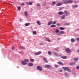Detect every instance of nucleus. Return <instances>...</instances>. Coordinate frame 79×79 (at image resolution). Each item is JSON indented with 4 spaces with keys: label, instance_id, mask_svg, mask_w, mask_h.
Returning a JSON list of instances; mask_svg holds the SVG:
<instances>
[{
    "label": "nucleus",
    "instance_id": "obj_4",
    "mask_svg": "<svg viewBox=\"0 0 79 79\" xmlns=\"http://www.w3.org/2000/svg\"><path fill=\"white\" fill-rule=\"evenodd\" d=\"M54 55L56 56H61V55H58L56 52H53Z\"/></svg>",
    "mask_w": 79,
    "mask_h": 79
},
{
    "label": "nucleus",
    "instance_id": "obj_39",
    "mask_svg": "<svg viewBox=\"0 0 79 79\" xmlns=\"http://www.w3.org/2000/svg\"><path fill=\"white\" fill-rule=\"evenodd\" d=\"M39 44L40 45H44V44H43L42 43H40Z\"/></svg>",
    "mask_w": 79,
    "mask_h": 79
},
{
    "label": "nucleus",
    "instance_id": "obj_27",
    "mask_svg": "<svg viewBox=\"0 0 79 79\" xmlns=\"http://www.w3.org/2000/svg\"><path fill=\"white\" fill-rule=\"evenodd\" d=\"M30 60L31 61V62H34V59H30Z\"/></svg>",
    "mask_w": 79,
    "mask_h": 79
},
{
    "label": "nucleus",
    "instance_id": "obj_48",
    "mask_svg": "<svg viewBox=\"0 0 79 79\" xmlns=\"http://www.w3.org/2000/svg\"><path fill=\"white\" fill-rule=\"evenodd\" d=\"M63 71V70H60V73H61V72H62Z\"/></svg>",
    "mask_w": 79,
    "mask_h": 79
},
{
    "label": "nucleus",
    "instance_id": "obj_13",
    "mask_svg": "<svg viewBox=\"0 0 79 79\" xmlns=\"http://www.w3.org/2000/svg\"><path fill=\"white\" fill-rule=\"evenodd\" d=\"M65 52L66 53H69V49L67 48L65 49Z\"/></svg>",
    "mask_w": 79,
    "mask_h": 79
},
{
    "label": "nucleus",
    "instance_id": "obj_54",
    "mask_svg": "<svg viewBox=\"0 0 79 79\" xmlns=\"http://www.w3.org/2000/svg\"><path fill=\"white\" fill-rule=\"evenodd\" d=\"M29 41H30V42H31V40H29Z\"/></svg>",
    "mask_w": 79,
    "mask_h": 79
},
{
    "label": "nucleus",
    "instance_id": "obj_24",
    "mask_svg": "<svg viewBox=\"0 0 79 79\" xmlns=\"http://www.w3.org/2000/svg\"><path fill=\"white\" fill-rule=\"evenodd\" d=\"M65 18V15H63L61 17V19H64Z\"/></svg>",
    "mask_w": 79,
    "mask_h": 79
},
{
    "label": "nucleus",
    "instance_id": "obj_6",
    "mask_svg": "<svg viewBox=\"0 0 79 79\" xmlns=\"http://www.w3.org/2000/svg\"><path fill=\"white\" fill-rule=\"evenodd\" d=\"M44 66L46 67V68H48L49 69L51 68V66L50 65L48 64H46L44 65Z\"/></svg>",
    "mask_w": 79,
    "mask_h": 79
},
{
    "label": "nucleus",
    "instance_id": "obj_10",
    "mask_svg": "<svg viewBox=\"0 0 79 79\" xmlns=\"http://www.w3.org/2000/svg\"><path fill=\"white\" fill-rule=\"evenodd\" d=\"M64 34V31H60L59 33H58V34L61 35V34Z\"/></svg>",
    "mask_w": 79,
    "mask_h": 79
},
{
    "label": "nucleus",
    "instance_id": "obj_14",
    "mask_svg": "<svg viewBox=\"0 0 79 79\" xmlns=\"http://www.w3.org/2000/svg\"><path fill=\"white\" fill-rule=\"evenodd\" d=\"M58 63L59 64H60V65H61L62 66H63V65H64L63 63H62V62L61 61L58 62Z\"/></svg>",
    "mask_w": 79,
    "mask_h": 79
},
{
    "label": "nucleus",
    "instance_id": "obj_44",
    "mask_svg": "<svg viewBox=\"0 0 79 79\" xmlns=\"http://www.w3.org/2000/svg\"><path fill=\"white\" fill-rule=\"evenodd\" d=\"M12 50H15V48H14L13 47H12Z\"/></svg>",
    "mask_w": 79,
    "mask_h": 79
},
{
    "label": "nucleus",
    "instance_id": "obj_12",
    "mask_svg": "<svg viewBox=\"0 0 79 79\" xmlns=\"http://www.w3.org/2000/svg\"><path fill=\"white\" fill-rule=\"evenodd\" d=\"M63 14V12L60 11L58 13V15H61Z\"/></svg>",
    "mask_w": 79,
    "mask_h": 79
},
{
    "label": "nucleus",
    "instance_id": "obj_33",
    "mask_svg": "<svg viewBox=\"0 0 79 79\" xmlns=\"http://www.w3.org/2000/svg\"><path fill=\"white\" fill-rule=\"evenodd\" d=\"M33 34H34L35 35H36V32L35 31H34L33 32Z\"/></svg>",
    "mask_w": 79,
    "mask_h": 79
},
{
    "label": "nucleus",
    "instance_id": "obj_11",
    "mask_svg": "<svg viewBox=\"0 0 79 79\" xmlns=\"http://www.w3.org/2000/svg\"><path fill=\"white\" fill-rule=\"evenodd\" d=\"M43 60L45 61V63H48V61H47V59H46V58H45V57H44L43 58Z\"/></svg>",
    "mask_w": 79,
    "mask_h": 79
},
{
    "label": "nucleus",
    "instance_id": "obj_50",
    "mask_svg": "<svg viewBox=\"0 0 79 79\" xmlns=\"http://www.w3.org/2000/svg\"><path fill=\"white\" fill-rule=\"evenodd\" d=\"M57 39H58V40H60V38H58Z\"/></svg>",
    "mask_w": 79,
    "mask_h": 79
},
{
    "label": "nucleus",
    "instance_id": "obj_53",
    "mask_svg": "<svg viewBox=\"0 0 79 79\" xmlns=\"http://www.w3.org/2000/svg\"><path fill=\"white\" fill-rule=\"evenodd\" d=\"M18 40H17V41H18Z\"/></svg>",
    "mask_w": 79,
    "mask_h": 79
},
{
    "label": "nucleus",
    "instance_id": "obj_45",
    "mask_svg": "<svg viewBox=\"0 0 79 79\" xmlns=\"http://www.w3.org/2000/svg\"><path fill=\"white\" fill-rule=\"evenodd\" d=\"M77 41H79V38H77Z\"/></svg>",
    "mask_w": 79,
    "mask_h": 79
},
{
    "label": "nucleus",
    "instance_id": "obj_3",
    "mask_svg": "<svg viewBox=\"0 0 79 79\" xmlns=\"http://www.w3.org/2000/svg\"><path fill=\"white\" fill-rule=\"evenodd\" d=\"M62 3H64V4H66V3H69V0H64L62 2Z\"/></svg>",
    "mask_w": 79,
    "mask_h": 79
},
{
    "label": "nucleus",
    "instance_id": "obj_9",
    "mask_svg": "<svg viewBox=\"0 0 79 79\" xmlns=\"http://www.w3.org/2000/svg\"><path fill=\"white\" fill-rule=\"evenodd\" d=\"M53 23V21H51L50 22H49L48 23V26H50V25H51V24H52V23Z\"/></svg>",
    "mask_w": 79,
    "mask_h": 79
},
{
    "label": "nucleus",
    "instance_id": "obj_35",
    "mask_svg": "<svg viewBox=\"0 0 79 79\" xmlns=\"http://www.w3.org/2000/svg\"><path fill=\"white\" fill-rule=\"evenodd\" d=\"M74 60L75 61H77V60H78V59L77 58H74Z\"/></svg>",
    "mask_w": 79,
    "mask_h": 79
},
{
    "label": "nucleus",
    "instance_id": "obj_36",
    "mask_svg": "<svg viewBox=\"0 0 79 79\" xmlns=\"http://www.w3.org/2000/svg\"><path fill=\"white\" fill-rule=\"evenodd\" d=\"M56 26H60V23H56Z\"/></svg>",
    "mask_w": 79,
    "mask_h": 79
},
{
    "label": "nucleus",
    "instance_id": "obj_34",
    "mask_svg": "<svg viewBox=\"0 0 79 79\" xmlns=\"http://www.w3.org/2000/svg\"><path fill=\"white\" fill-rule=\"evenodd\" d=\"M47 41H48V42H50V39L47 38L46 39Z\"/></svg>",
    "mask_w": 79,
    "mask_h": 79
},
{
    "label": "nucleus",
    "instance_id": "obj_16",
    "mask_svg": "<svg viewBox=\"0 0 79 79\" xmlns=\"http://www.w3.org/2000/svg\"><path fill=\"white\" fill-rule=\"evenodd\" d=\"M55 32L56 33H60V30L58 29H57L56 30Z\"/></svg>",
    "mask_w": 79,
    "mask_h": 79
},
{
    "label": "nucleus",
    "instance_id": "obj_20",
    "mask_svg": "<svg viewBox=\"0 0 79 79\" xmlns=\"http://www.w3.org/2000/svg\"><path fill=\"white\" fill-rule=\"evenodd\" d=\"M30 25V23H26L25 24V26H29Z\"/></svg>",
    "mask_w": 79,
    "mask_h": 79
},
{
    "label": "nucleus",
    "instance_id": "obj_18",
    "mask_svg": "<svg viewBox=\"0 0 79 79\" xmlns=\"http://www.w3.org/2000/svg\"><path fill=\"white\" fill-rule=\"evenodd\" d=\"M72 7H73L74 8H77V7H78V6L77 5L73 6Z\"/></svg>",
    "mask_w": 79,
    "mask_h": 79
},
{
    "label": "nucleus",
    "instance_id": "obj_28",
    "mask_svg": "<svg viewBox=\"0 0 79 79\" xmlns=\"http://www.w3.org/2000/svg\"><path fill=\"white\" fill-rule=\"evenodd\" d=\"M60 30H64V28L63 27H60Z\"/></svg>",
    "mask_w": 79,
    "mask_h": 79
},
{
    "label": "nucleus",
    "instance_id": "obj_31",
    "mask_svg": "<svg viewBox=\"0 0 79 79\" xmlns=\"http://www.w3.org/2000/svg\"><path fill=\"white\" fill-rule=\"evenodd\" d=\"M56 23V21H54L52 23V24H55Z\"/></svg>",
    "mask_w": 79,
    "mask_h": 79
},
{
    "label": "nucleus",
    "instance_id": "obj_47",
    "mask_svg": "<svg viewBox=\"0 0 79 79\" xmlns=\"http://www.w3.org/2000/svg\"><path fill=\"white\" fill-rule=\"evenodd\" d=\"M22 5H23V6H24V3H22Z\"/></svg>",
    "mask_w": 79,
    "mask_h": 79
},
{
    "label": "nucleus",
    "instance_id": "obj_30",
    "mask_svg": "<svg viewBox=\"0 0 79 79\" xmlns=\"http://www.w3.org/2000/svg\"><path fill=\"white\" fill-rule=\"evenodd\" d=\"M50 27H56V26L55 25H51L50 26Z\"/></svg>",
    "mask_w": 79,
    "mask_h": 79
},
{
    "label": "nucleus",
    "instance_id": "obj_38",
    "mask_svg": "<svg viewBox=\"0 0 79 79\" xmlns=\"http://www.w3.org/2000/svg\"><path fill=\"white\" fill-rule=\"evenodd\" d=\"M56 3V2H53L52 3V5H55Z\"/></svg>",
    "mask_w": 79,
    "mask_h": 79
},
{
    "label": "nucleus",
    "instance_id": "obj_5",
    "mask_svg": "<svg viewBox=\"0 0 79 79\" xmlns=\"http://www.w3.org/2000/svg\"><path fill=\"white\" fill-rule=\"evenodd\" d=\"M42 53V52L40 51L39 52H37L35 53V55H40Z\"/></svg>",
    "mask_w": 79,
    "mask_h": 79
},
{
    "label": "nucleus",
    "instance_id": "obj_40",
    "mask_svg": "<svg viewBox=\"0 0 79 79\" xmlns=\"http://www.w3.org/2000/svg\"><path fill=\"white\" fill-rule=\"evenodd\" d=\"M64 13H65V15L67 14V12H66V10L64 11Z\"/></svg>",
    "mask_w": 79,
    "mask_h": 79
},
{
    "label": "nucleus",
    "instance_id": "obj_21",
    "mask_svg": "<svg viewBox=\"0 0 79 79\" xmlns=\"http://www.w3.org/2000/svg\"><path fill=\"white\" fill-rule=\"evenodd\" d=\"M61 58L63 59H66V58H67V57L66 56H63L61 57Z\"/></svg>",
    "mask_w": 79,
    "mask_h": 79
},
{
    "label": "nucleus",
    "instance_id": "obj_1",
    "mask_svg": "<svg viewBox=\"0 0 79 79\" xmlns=\"http://www.w3.org/2000/svg\"><path fill=\"white\" fill-rule=\"evenodd\" d=\"M62 68L63 69H64V70L65 71H69V68H68L67 67H62Z\"/></svg>",
    "mask_w": 79,
    "mask_h": 79
},
{
    "label": "nucleus",
    "instance_id": "obj_46",
    "mask_svg": "<svg viewBox=\"0 0 79 79\" xmlns=\"http://www.w3.org/2000/svg\"><path fill=\"white\" fill-rule=\"evenodd\" d=\"M37 6H40V4L39 3L37 4Z\"/></svg>",
    "mask_w": 79,
    "mask_h": 79
},
{
    "label": "nucleus",
    "instance_id": "obj_17",
    "mask_svg": "<svg viewBox=\"0 0 79 79\" xmlns=\"http://www.w3.org/2000/svg\"><path fill=\"white\" fill-rule=\"evenodd\" d=\"M24 61H25V62H26V63H27V62H29V59H24Z\"/></svg>",
    "mask_w": 79,
    "mask_h": 79
},
{
    "label": "nucleus",
    "instance_id": "obj_19",
    "mask_svg": "<svg viewBox=\"0 0 79 79\" xmlns=\"http://www.w3.org/2000/svg\"><path fill=\"white\" fill-rule=\"evenodd\" d=\"M36 23H37V24H38L39 26H40V25H41V23H40V22L39 21H37L36 22Z\"/></svg>",
    "mask_w": 79,
    "mask_h": 79
},
{
    "label": "nucleus",
    "instance_id": "obj_8",
    "mask_svg": "<svg viewBox=\"0 0 79 79\" xmlns=\"http://www.w3.org/2000/svg\"><path fill=\"white\" fill-rule=\"evenodd\" d=\"M26 3L27 4V5H32V2H26Z\"/></svg>",
    "mask_w": 79,
    "mask_h": 79
},
{
    "label": "nucleus",
    "instance_id": "obj_29",
    "mask_svg": "<svg viewBox=\"0 0 79 79\" xmlns=\"http://www.w3.org/2000/svg\"><path fill=\"white\" fill-rule=\"evenodd\" d=\"M24 14L26 16H27V11H25L24 12Z\"/></svg>",
    "mask_w": 79,
    "mask_h": 79
},
{
    "label": "nucleus",
    "instance_id": "obj_7",
    "mask_svg": "<svg viewBox=\"0 0 79 79\" xmlns=\"http://www.w3.org/2000/svg\"><path fill=\"white\" fill-rule=\"evenodd\" d=\"M21 63H22V64H23V65H26L27 64V62H25V61H22Z\"/></svg>",
    "mask_w": 79,
    "mask_h": 79
},
{
    "label": "nucleus",
    "instance_id": "obj_2",
    "mask_svg": "<svg viewBox=\"0 0 79 79\" xmlns=\"http://www.w3.org/2000/svg\"><path fill=\"white\" fill-rule=\"evenodd\" d=\"M36 68L39 71H42V68L40 66H37Z\"/></svg>",
    "mask_w": 79,
    "mask_h": 79
},
{
    "label": "nucleus",
    "instance_id": "obj_26",
    "mask_svg": "<svg viewBox=\"0 0 79 79\" xmlns=\"http://www.w3.org/2000/svg\"><path fill=\"white\" fill-rule=\"evenodd\" d=\"M71 41L72 42H75V40L74 39H72L71 40Z\"/></svg>",
    "mask_w": 79,
    "mask_h": 79
},
{
    "label": "nucleus",
    "instance_id": "obj_51",
    "mask_svg": "<svg viewBox=\"0 0 79 79\" xmlns=\"http://www.w3.org/2000/svg\"><path fill=\"white\" fill-rule=\"evenodd\" d=\"M31 10H33V9H32V8L31 9Z\"/></svg>",
    "mask_w": 79,
    "mask_h": 79
},
{
    "label": "nucleus",
    "instance_id": "obj_32",
    "mask_svg": "<svg viewBox=\"0 0 79 79\" xmlns=\"http://www.w3.org/2000/svg\"><path fill=\"white\" fill-rule=\"evenodd\" d=\"M20 48L21 49H25V48L23 46H21Z\"/></svg>",
    "mask_w": 79,
    "mask_h": 79
},
{
    "label": "nucleus",
    "instance_id": "obj_37",
    "mask_svg": "<svg viewBox=\"0 0 79 79\" xmlns=\"http://www.w3.org/2000/svg\"><path fill=\"white\" fill-rule=\"evenodd\" d=\"M73 3V1L72 0H70L69 3Z\"/></svg>",
    "mask_w": 79,
    "mask_h": 79
},
{
    "label": "nucleus",
    "instance_id": "obj_52",
    "mask_svg": "<svg viewBox=\"0 0 79 79\" xmlns=\"http://www.w3.org/2000/svg\"><path fill=\"white\" fill-rule=\"evenodd\" d=\"M20 21H21V19H20Z\"/></svg>",
    "mask_w": 79,
    "mask_h": 79
},
{
    "label": "nucleus",
    "instance_id": "obj_49",
    "mask_svg": "<svg viewBox=\"0 0 79 79\" xmlns=\"http://www.w3.org/2000/svg\"><path fill=\"white\" fill-rule=\"evenodd\" d=\"M77 52H79V49H78V50H77Z\"/></svg>",
    "mask_w": 79,
    "mask_h": 79
},
{
    "label": "nucleus",
    "instance_id": "obj_15",
    "mask_svg": "<svg viewBox=\"0 0 79 79\" xmlns=\"http://www.w3.org/2000/svg\"><path fill=\"white\" fill-rule=\"evenodd\" d=\"M62 5V2H60L59 3H58L56 4V6H60V5Z\"/></svg>",
    "mask_w": 79,
    "mask_h": 79
},
{
    "label": "nucleus",
    "instance_id": "obj_22",
    "mask_svg": "<svg viewBox=\"0 0 79 79\" xmlns=\"http://www.w3.org/2000/svg\"><path fill=\"white\" fill-rule=\"evenodd\" d=\"M75 62H72L70 63V65H71V66L74 65V64H75Z\"/></svg>",
    "mask_w": 79,
    "mask_h": 79
},
{
    "label": "nucleus",
    "instance_id": "obj_41",
    "mask_svg": "<svg viewBox=\"0 0 79 79\" xmlns=\"http://www.w3.org/2000/svg\"><path fill=\"white\" fill-rule=\"evenodd\" d=\"M76 69H79V66H77L76 67Z\"/></svg>",
    "mask_w": 79,
    "mask_h": 79
},
{
    "label": "nucleus",
    "instance_id": "obj_55",
    "mask_svg": "<svg viewBox=\"0 0 79 79\" xmlns=\"http://www.w3.org/2000/svg\"><path fill=\"white\" fill-rule=\"evenodd\" d=\"M67 24H69V23Z\"/></svg>",
    "mask_w": 79,
    "mask_h": 79
},
{
    "label": "nucleus",
    "instance_id": "obj_42",
    "mask_svg": "<svg viewBox=\"0 0 79 79\" xmlns=\"http://www.w3.org/2000/svg\"><path fill=\"white\" fill-rule=\"evenodd\" d=\"M18 9L19 10H21V7H18Z\"/></svg>",
    "mask_w": 79,
    "mask_h": 79
},
{
    "label": "nucleus",
    "instance_id": "obj_25",
    "mask_svg": "<svg viewBox=\"0 0 79 79\" xmlns=\"http://www.w3.org/2000/svg\"><path fill=\"white\" fill-rule=\"evenodd\" d=\"M48 54L49 55H52V52L50 51H48Z\"/></svg>",
    "mask_w": 79,
    "mask_h": 79
},
{
    "label": "nucleus",
    "instance_id": "obj_23",
    "mask_svg": "<svg viewBox=\"0 0 79 79\" xmlns=\"http://www.w3.org/2000/svg\"><path fill=\"white\" fill-rule=\"evenodd\" d=\"M29 66H33V64L31 63H30L28 64Z\"/></svg>",
    "mask_w": 79,
    "mask_h": 79
},
{
    "label": "nucleus",
    "instance_id": "obj_43",
    "mask_svg": "<svg viewBox=\"0 0 79 79\" xmlns=\"http://www.w3.org/2000/svg\"><path fill=\"white\" fill-rule=\"evenodd\" d=\"M55 68H58V65H56L55 66Z\"/></svg>",
    "mask_w": 79,
    "mask_h": 79
}]
</instances>
